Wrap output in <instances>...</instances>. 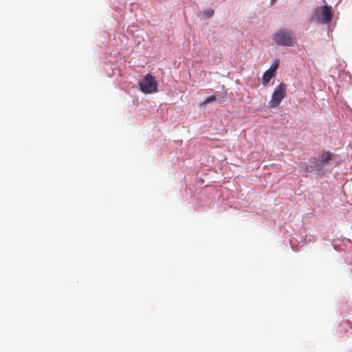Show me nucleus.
Returning a JSON list of instances; mask_svg holds the SVG:
<instances>
[{
  "label": "nucleus",
  "mask_w": 352,
  "mask_h": 352,
  "mask_svg": "<svg viewBox=\"0 0 352 352\" xmlns=\"http://www.w3.org/2000/svg\"><path fill=\"white\" fill-rule=\"evenodd\" d=\"M273 38L277 45L282 46H293L296 43L293 32L286 29L279 30L274 34Z\"/></svg>",
  "instance_id": "f257e3e1"
},
{
  "label": "nucleus",
  "mask_w": 352,
  "mask_h": 352,
  "mask_svg": "<svg viewBox=\"0 0 352 352\" xmlns=\"http://www.w3.org/2000/svg\"><path fill=\"white\" fill-rule=\"evenodd\" d=\"M204 13L207 17H211L214 15V10L212 9H208L204 10Z\"/></svg>",
  "instance_id": "6e6552de"
},
{
  "label": "nucleus",
  "mask_w": 352,
  "mask_h": 352,
  "mask_svg": "<svg viewBox=\"0 0 352 352\" xmlns=\"http://www.w3.org/2000/svg\"><path fill=\"white\" fill-rule=\"evenodd\" d=\"M140 90L144 94H152L157 91V83L155 78L150 74L144 76L139 82Z\"/></svg>",
  "instance_id": "f03ea898"
},
{
  "label": "nucleus",
  "mask_w": 352,
  "mask_h": 352,
  "mask_svg": "<svg viewBox=\"0 0 352 352\" xmlns=\"http://www.w3.org/2000/svg\"><path fill=\"white\" fill-rule=\"evenodd\" d=\"M286 94V85L280 83L274 91L272 100L270 102V107H276L279 105L281 100L285 98Z\"/></svg>",
  "instance_id": "39448f33"
},
{
  "label": "nucleus",
  "mask_w": 352,
  "mask_h": 352,
  "mask_svg": "<svg viewBox=\"0 0 352 352\" xmlns=\"http://www.w3.org/2000/svg\"><path fill=\"white\" fill-rule=\"evenodd\" d=\"M316 19L322 24L328 23L331 21V7L329 6H323L318 7L314 12Z\"/></svg>",
  "instance_id": "7ed1b4c3"
},
{
  "label": "nucleus",
  "mask_w": 352,
  "mask_h": 352,
  "mask_svg": "<svg viewBox=\"0 0 352 352\" xmlns=\"http://www.w3.org/2000/svg\"><path fill=\"white\" fill-rule=\"evenodd\" d=\"M276 0H271L272 2H274Z\"/></svg>",
  "instance_id": "1a4fd4ad"
},
{
  "label": "nucleus",
  "mask_w": 352,
  "mask_h": 352,
  "mask_svg": "<svg viewBox=\"0 0 352 352\" xmlns=\"http://www.w3.org/2000/svg\"><path fill=\"white\" fill-rule=\"evenodd\" d=\"M215 101L221 102V99H220V98L217 99L215 96H210L208 97L207 98H206L202 102H200V105L201 106L206 105V104H209V103H212V102H214Z\"/></svg>",
  "instance_id": "0eeeda50"
},
{
  "label": "nucleus",
  "mask_w": 352,
  "mask_h": 352,
  "mask_svg": "<svg viewBox=\"0 0 352 352\" xmlns=\"http://www.w3.org/2000/svg\"><path fill=\"white\" fill-rule=\"evenodd\" d=\"M278 67V62L276 61L272 66L270 67L267 71H265L262 76V84L264 86H267L272 78L275 76L276 71Z\"/></svg>",
  "instance_id": "423d86ee"
},
{
  "label": "nucleus",
  "mask_w": 352,
  "mask_h": 352,
  "mask_svg": "<svg viewBox=\"0 0 352 352\" xmlns=\"http://www.w3.org/2000/svg\"><path fill=\"white\" fill-rule=\"evenodd\" d=\"M333 156V153L329 151H324L320 155L319 160L314 157L310 160V163L314 167L316 168V169L320 170L325 166L329 165Z\"/></svg>",
  "instance_id": "20e7f679"
}]
</instances>
